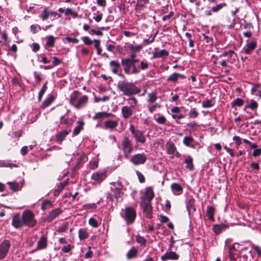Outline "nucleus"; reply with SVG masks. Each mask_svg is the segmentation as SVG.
Instances as JSON below:
<instances>
[{
  "label": "nucleus",
  "mask_w": 261,
  "mask_h": 261,
  "mask_svg": "<svg viewBox=\"0 0 261 261\" xmlns=\"http://www.w3.org/2000/svg\"><path fill=\"white\" fill-rule=\"evenodd\" d=\"M110 66L112 72L116 74L118 72L119 69L120 68V64L118 61L112 60L110 62Z\"/></svg>",
  "instance_id": "obj_28"
},
{
  "label": "nucleus",
  "mask_w": 261,
  "mask_h": 261,
  "mask_svg": "<svg viewBox=\"0 0 261 261\" xmlns=\"http://www.w3.org/2000/svg\"><path fill=\"white\" fill-rule=\"evenodd\" d=\"M47 238L44 236H41L37 242L36 249L32 251V252L33 253L37 250H42L46 248L47 245Z\"/></svg>",
  "instance_id": "obj_18"
},
{
  "label": "nucleus",
  "mask_w": 261,
  "mask_h": 261,
  "mask_svg": "<svg viewBox=\"0 0 261 261\" xmlns=\"http://www.w3.org/2000/svg\"><path fill=\"white\" fill-rule=\"evenodd\" d=\"M148 99L147 102L149 103H154L157 99L156 94L155 92H151L148 94Z\"/></svg>",
  "instance_id": "obj_42"
},
{
  "label": "nucleus",
  "mask_w": 261,
  "mask_h": 261,
  "mask_svg": "<svg viewBox=\"0 0 261 261\" xmlns=\"http://www.w3.org/2000/svg\"><path fill=\"white\" fill-rule=\"evenodd\" d=\"M89 233L84 228H80L79 230V238L80 240H83L88 238Z\"/></svg>",
  "instance_id": "obj_36"
},
{
  "label": "nucleus",
  "mask_w": 261,
  "mask_h": 261,
  "mask_svg": "<svg viewBox=\"0 0 261 261\" xmlns=\"http://www.w3.org/2000/svg\"><path fill=\"white\" fill-rule=\"evenodd\" d=\"M129 130L135 139L136 143L144 144L145 143L146 139L143 131L136 128L133 125L129 126Z\"/></svg>",
  "instance_id": "obj_3"
},
{
  "label": "nucleus",
  "mask_w": 261,
  "mask_h": 261,
  "mask_svg": "<svg viewBox=\"0 0 261 261\" xmlns=\"http://www.w3.org/2000/svg\"><path fill=\"white\" fill-rule=\"evenodd\" d=\"M62 213V211L60 208H57L53 210L49 213L47 216L45 218V221L48 222H51L57 216Z\"/></svg>",
  "instance_id": "obj_14"
},
{
  "label": "nucleus",
  "mask_w": 261,
  "mask_h": 261,
  "mask_svg": "<svg viewBox=\"0 0 261 261\" xmlns=\"http://www.w3.org/2000/svg\"><path fill=\"white\" fill-rule=\"evenodd\" d=\"M188 115L189 118H195L197 117L198 113L197 112L196 108H191L188 113Z\"/></svg>",
  "instance_id": "obj_48"
},
{
  "label": "nucleus",
  "mask_w": 261,
  "mask_h": 261,
  "mask_svg": "<svg viewBox=\"0 0 261 261\" xmlns=\"http://www.w3.org/2000/svg\"><path fill=\"white\" fill-rule=\"evenodd\" d=\"M186 207L188 212L189 215L190 216L191 214L195 212L196 208L195 206V200L192 197H190L186 201Z\"/></svg>",
  "instance_id": "obj_16"
},
{
  "label": "nucleus",
  "mask_w": 261,
  "mask_h": 261,
  "mask_svg": "<svg viewBox=\"0 0 261 261\" xmlns=\"http://www.w3.org/2000/svg\"><path fill=\"white\" fill-rule=\"evenodd\" d=\"M121 61V65L124 66L123 69L125 73L129 74L130 68L133 65V64L130 62L129 58H122Z\"/></svg>",
  "instance_id": "obj_19"
},
{
  "label": "nucleus",
  "mask_w": 261,
  "mask_h": 261,
  "mask_svg": "<svg viewBox=\"0 0 261 261\" xmlns=\"http://www.w3.org/2000/svg\"><path fill=\"white\" fill-rule=\"evenodd\" d=\"M73 248V246H72L71 244H68L67 245L64 246L61 248V251L63 253H69Z\"/></svg>",
  "instance_id": "obj_53"
},
{
  "label": "nucleus",
  "mask_w": 261,
  "mask_h": 261,
  "mask_svg": "<svg viewBox=\"0 0 261 261\" xmlns=\"http://www.w3.org/2000/svg\"><path fill=\"white\" fill-rule=\"evenodd\" d=\"M10 247L11 243L8 240H5L0 244V259L5 258L9 252Z\"/></svg>",
  "instance_id": "obj_9"
},
{
  "label": "nucleus",
  "mask_w": 261,
  "mask_h": 261,
  "mask_svg": "<svg viewBox=\"0 0 261 261\" xmlns=\"http://www.w3.org/2000/svg\"><path fill=\"white\" fill-rule=\"evenodd\" d=\"M68 226V223L66 222L63 223L61 225L59 226L57 230L59 232H64Z\"/></svg>",
  "instance_id": "obj_50"
},
{
  "label": "nucleus",
  "mask_w": 261,
  "mask_h": 261,
  "mask_svg": "<svg viewBox=\"0 0 261 261\" xmlns=\"http://www.w3.org/2000/svg\"><path fill=\"white\" fill-rule=\"evenodd\" d=\"M79 94V92L77 91H74L73 94L71 95L70 102L77 109L82 108L87 102L88 97L86 95H84L79 99L76 98Z\"/></svg>",
  "instance_id": "obj_5"
},
{
  "label": "nucleus",
  "mask_w": 261,
  "mask_h": 261,
  "mask_svg": "<svg viewBox=\"0 0 261 261\" xmlns=\"http://www.w3.org/2000/svg\"><path fill=\"white\" fill-rule=\"evenodd\" d=\"M229 258L230 261H236L238 257V253L234 252V247H229Z\"/></svg>",
  "instance_id": "obj_31"
},
{
  "label": "nucleus",
  "mask_w": 261,
  "mask_h": 261,
  "mask_svg": "<svg viewBox=\"0 0 261 261\" xmlns=\"http://www.w3.org/2000/svg\"><path fill=\"white\" fill-rule=\"evenodd\" d=\"M179 258V256L176 252L173 251H167V252L161 257L162 260L167 259L177 260Z\"/></svg>",
  "instance_id": "obj_20"
},
{
  "label": "nucleus",
  "mask_w": 261,
  "mask_h": 261,
  "mask_svg": "<svg viewBox=\"0 0 261 261\" xmlns=\"http://www.w3.org/2000/svg\"><path fill=\"white\" fill-rule=\"evenodd\" d=\"M228 226L227 225L224 223H220L218 224H215L213 226L212 230L216 234L221 233L223 231L225 230L228 228Z\"/></svg>",
  "instance_id": "obj_21"
},
{
  "label": "nucleus",
  "mask_w": 261,
  "mask_h": 261,
  "mask_svg": "<svg viewBox=\"0 0 261 261\" xmlns=\"http://www.w3.org/2000/svg\"><path fill=\"white\" fill-rule=\"evenodd\" d=\"M169 55V51L166 49H162L160 51H154L153 53V58H161L162 57H167Z\"/></svg>",
  "instance_id": "obj_27"
},
{
  "label": "nucleus",
  "mask_w": 261,
  "mask_h": 261,
  "mask_svg": "<svg viewBox=\"0 0 261 261\" xmlns=\"http://www.w3.org/2000/svg\"><path fill=\"white\" fill-rule=\"evenodd\" d=\"M114 115L112 113H109L105 112H98L95 114L93 117V119L97 120L103 118H108L110 116H113Z\"/></svg>",
  "instance_id": "obj_29"
},
{
  "label": "nucleus",
  "mask_w": 261,
  "mask_h": 261,
  "mask_svg": "<svg viewBox=\"0 0 261 261\" xmlns=\"http://www.w3.org/2000/svg\"><path fill=\"white\" fill-rule=\"evenodd\" d=\"M239 261H256L251 250L245 247L240 252Z\"/></svg>",
  "instance_id": "obj_7"
},
{
  "label": "nucleus",
  "mask_w": 261,
  "mask_h": 261,
  "mask_svg": "<svg viewBox=\"0 0 261 261\" xmlns=\"http://www.w3.org/2000/svg\"><path fill=\"white\" fill-rule=\"evenodd\" d=\"M155 121L159 124H163L166 123V119L163 115L160 116L158 118H156Z\"/></svg>",
  "instance_id": "obj_57"
},
{
  "label": "nucleus",
  "mask_w": 261,
  "mask_h": 261,
  "mask_svg": "<svg viewBox=\"0 0 261 261\" xmlns=\"http://www.w3.org/2000/svg\"><path fill=\"white\" fill-rule=\"evenodd\" d=\"M178 79V73L174 72L168 77L167 81L175 82Z\"/></svg>",
  "instance_id": "obj_51"
},
{
  "label": "nucleus",
  "mask_w": 261,
  "mask_h": 261,
  "mask_svg": "<svg viewBox=\"0 0 261 261\" xmlns=\"http://www.w3.org/2000/svg\"><path fill=\"white\" fill-rule=\"evenodd\" d=\"M8 185L9 186L11 190H13V191H16L17 190L18 187V184L17 182L15 181H9L8 182Z\"/></svg>",
  "instance_id": "obj_54"
},
{
  "label": "nucleus",
  "mask_w": 261,
  "mask_h": 261,
  "mask_svg": "<svg viewBox=\"0 0 261 261\" xmlns=\"http://www.w3.org/2000/svg\"><path fill=\"white\" fill-rule=\"evenodd\" d=\"M120 215L125 221L126 224L130 225L135 220L136 212L135 208L133 207L127 206L124 209L121 210Z\"/></svg>",
  "instance_id": "obj_2"
},
{
  "label": "nucleus",
  "mask_w": 261,
  "mask_h": 261,
  "mask_svg": "<svg viewBox=\"0 0 261 261\" xmlns=\"http://www.w3.org/2000/svg\"><path fill=\"white\" fill-rule=\"evenodd\" d=\"M83 206L86 209H96L97 207L96 204L95 203L85 204Z\"/></svg>",
  "instance_id": "obj_58"
},
{
  "label": "nucleus",
  "mask_w": 261,
  "mask_h": 261,
  "mask_svg": "<svg viewBox=\"0 0 261 261\" xmlns=\"http://www.w3.org/2000/svg\"><path fill=\"white\" fill-rule=\"evenodd\" d=\"M67 185L66 181H63L61 183H60L56 189V191L58 192H60L61 191L63 190V189L65 188V187Z\"/></svg>",
  "instance_id": "obj_63"
},
{
  "label": "nucleus",
  "mask_w": 261,
  "mask_h": 261,
  "mask_svg": "<svg viewBox=\"0 0 261 261\" xmlns=\"http://www.w3.org/2000/svg\"><path fill=\"white\" fill-rule=\"evenodd\" d=\"M117 121L107 120L104 122V125L106 128L112 129L118 125Z\"/></svg>",
  "instance_id": "obj_32"
},
{
  "label": "nucleus",
  "mask_w": 261,
  "mask_h": 261,
  "mask_svg": "<svg viewBox=\"0 0 261 261\" xmlns=\"http://www.w3.org/2000/svg\"><path fill=\"white\" fill-rule=\"evenodd\" d=\"M193 142L194 139L191 136H186L183 140V143L185 145L194 148L195 147L194 145L191 144Z\"/></svg>",
  "instance_id": "obj_35"
},
{
  "label": "nucleus",
  "mask_w": 261,
  "mask_h": 261,
  "mask_svg": "<svg viewBox=\"0 0 261 261\" xmlns=\"http://www.w3.org/2000/svg\"><path fill=\"white\" fill-rule=\"evenodd\" d=\"M214 104L211 99H206L202 103V107L203 108H208L213 107Z\"/></svg>",
  "instance_id": "obj_47"
},
{
  "label": "nucleus",
  "mask_w": 261,
  "mask_h": 261,
  "mask_svg": "<svg viewBox=\"0 0 261 261\" xmlns=\"http://www.w3.org/2000/svg\"><path fill=\"white\" fill-rule=\"evenodd\" d=\"M69 133V132L67 130H63L57 133L56 135V142L58 144H61Z\"/></svg>",
  "instance_id": "obj_22"
},
{
  "label": "nucleus",
  "mask_w": 261,
  "mask_h": 261,
  "mask_svg": "<svg viewBox=\"0 0 261 261\" xmlns=\"http://www.w3.org/2000/svg\"><path fill=\"white\" fill-rule=\"evenodd\" d=\"M147 160V156L144 153L134 154L130 159V162L134 165L144 164Z\"/></svg>",
  "instance_id": "obj_8"
},
{
  "label": "nucleus",
  "mask_w": 261,
  "mask_h": 261,
  "mask_svg": "<svg viewBox=\"0 0 261 261\" xmlns=\"http://www.w3.org/2000/svg\"><path fill=\"white\" fill-rule=\"evenodd\" d=\"M54 96L53 95H49L43 101V102L42 104L41 107L43 109L47 107L54 101Z\"/></svg>",
  "instance_id": "obj_38"
},
{
  "label": "nucleus",
  "mask_w": 261,
  "mask_h": 261,
  "mask_svg": "<svg viewBox=\"0 0 261 261\" xmlns=\"http://www.w3.org/2000/svg\"><path fill=\"white\" fill-rule=\"evenodd\" d=\"M252 248L257 253L258 257H261V248L259 246L253 245Z\"/></svg>",
  "instance_id": "obj_62"
},
{
  "label": "nucleus",
  "mask_w": 261,
  "mask_h": 261,
  "mask_svg": "<svg viewBox=\"0 0 261 261\" xmlns=\"http://www.w3.org/2000/svg\"><path fill=\"white\" fill-rule=\"evenodd\" d=\"M107 170H100L92 174L91 179L96 183H100L107 177Z\"/></svg>",
  "instance_id": "obj_11"
},
{
  "label": "nucleus",
  "mask_w": 261,
  "mask_h": 261,
  "mask_svg": "<svg viewBox=\"0 0 261 261\" xmlns=\"http://www.w3.org/2000/svg\"><path fill=\"white\" fill-rule=\"evenodd\" d=\"M193 159L190 155H188L184 160V163L186 164V167L190 171L194 169V165L193 163Z\"/></svg>",
  "instance_id": "obj_30"
},
{
  "label": "nucleus",
  "mask_w": 261,
  "mask_h": 261,
  "mask_svg": "<svg viewBox=\"0 0 261 261\" xmlns=\"http://www.w3.org/2000/svg\"><path fill=\"white\" fill-rule=\"evenodd\" d=\"M261 88V84H254L251 89V94H255L256 92H257L259 89Z\"/></svg>",
  "instance_id": "obj_55"
},
{
  "label": "nucleus",
  "mask_w": 261,
  "mask_h": 261,
  "mask_svg": "<svg viewBox=\"0 0 261 261\" xmlns=\"http://www.w3.org/2000/svg\"><path fill=\"white\" fill-rule=\"evenodd\" d=\"M129 49L132 51H138L141 49L142 46L141 45L134 46L133 45H129Z\"/></svg>",
  "instance_id": "obj_64"
},
{
  "label": "nucleus",
  "mask_w": 261,
  "mask_h": 261,
  "mask_svg": "<svg viewBox=\"0 0 261 261\" xmlns=\"http://www.w3.org/2000/svg\"><path fill=\"white\" fill-rule=\"evenodd\" d=\"M121 145L124 156L125 159H128L133 151V145L128 137H125L123 139Z\"/></svg>",
  "instance_id": "obj_6"
},
{
  "label": "nucleus",
  "mask_w": 261,
  "mask_h": 261,
  "mask_svg": "<svg viewBox=\"0 0 261 261\" xmlns=\"http://www.w3.org/2000/svg\"><path fill=\"white\" fill-rule=\"evenodd\" d=\"M161 106L159 103H155L151 106H148V109L150 113H152L157 108H159Z\"/></svg>",
  "instance_id": "obj_52"
},
{
  "label": "nucleus",
  "mask_w": 261,
  "mask_h": 261,
  "mask_svg": "<svg viewBox=\"0 0 261 261\" xmlns=\"http://www.w3.org/2000/svg\"><path fill=\"white\" fill-rule=\"evenodd\" d=\"M82 40L85 44L88 45H91L93 42V41H92L88 36H84L82 37Z\"/></svg>",
  "instance_id": "obj_59"
},
{
  "label": "nucleus",
  "mask_w": 261,
  "mask_h": 261,
  "mask_svg": "<svg viewBox=\"0 0 261 261\" xmlns=\"http://www.w3.org/2000/svg\"><path fill=\"white\" fill-rule=\"evenodd\" d=\"M53 205L50 201L46 200L42 202L41 204V209L43 211H45L52 207Z\"/></svg>",
  "instance_id": "obj_43"
},
{
  "label": "nucleus",
  "mask_w": 261,
  "mask_h": 261,
  "mask_svg": "<svg viewBox=\"0 0 261 261\" xmlns=\"http://www.w3.org/2000/svg\"><path fill=\"white\" fill-rule=\"evenodd\" d=\"M234 54V52L232 50H229L227 51H224L223 53L222 54H221L220 57H226L227 56H229V58H231L232 57V54Z\"/></svg>",
  "instance_id": "obj_60"
},
{
  "label": "nucleus",
  "mask_w": 261,
  "mask_h": 261,
  "mask_svg": "<svg viewBox=\"0 0 261 261\" xmlns=\"http://www.w3.org/2000/svg\"><path fill=\"white\" fill-rule=\"evenodd\" d=\"M258 106V103L255 100L252 99L250 100V102L249 103L244 106L243 110L246 111L247 109H250L252 111H255L257 109Z\"/></svg>",
  "instance_id": "obj_26"
},
{
  "label": "nucleus",
  "mask_w": 261,
  "mask_h": 261,
  "mask_svg": "<svg viewBox=\"0 0 261 261\" xmlns=\"http://www.w3.org/2000/svg\"><path fill=\"white\" fill-rule=\"evenodd\" d=\"M84 122L83 120H79L77 122V125L74 128L72 133L73 136L78 135L84 128Z\"/></svg>",
  "instance_id": "obj_24"
},
{
  "label": "nucleus",
  "mask_w": 261,
  "mask_h": 261,
  "mask_svg": "<svg viewBox=\"0 0 261 261\" xmlns=\"http://www.w3.org/2000/svg\"><path fill=\"white\" fill-rule=\"evenodd\" d=\"M49 11H48L47 9V8H45L43 9V10L41 12L39 15V17L42 20H45L48 19L49 17Z\"/></svg>",
  "instance_id": "obj_41"
},
{
  "label": "nucleus",
  "mask_w": 261,
  "mask_h": 261,
  "mask_svg": "<svg viewBox=\"0 0 261 261\" xmlns=\"http://www.w3.org/2000/svg\"><path fill=\"white\" fill-rule=\"evenodd\" d=\"M47 82H46L43 85L41 89L40 90V91H39V93H38V101H41V98L43 95V94H44V93L45 92L46 90V89H47Z\"/></svg>",
  "instance_id": "obj_44"
},
{
  "label": "nucleus",
  "mask_w": 261,
  "mask_h": 261,
  "mask_svg": "<svg viewBox=\"0 0 261 261\" xmlns=\"http://www.w3.org/2000/svg\"><path fill=\"white\" fill-rule=\"evenodd\" d=\"M137 252L138 250L136 248L134 247H132L126 254L127 259H132L135 257L137 255Z\"/></svg>",
  "instance_id": "obj_37"
},
{
  "label": "nucleus",
  "mask_w": 261,
  "mask_h": 261,
  "mask_svg": "<svg viewBox=\"0 0 261 261\" xmlns=\"http://www.w3.org/2000/svg\"><path fill=\"white\" fill-rule=\"evenodd\" d=\"M12 225L16 228H19L24 226L22 217L19 214L14 215L12 218Z\"/></svg>",
  "instance_id": "obj_15"
},
{
  "label": "nucleus",
  "mask_w": 261,
  "mask_h": 261,
  "mask_svg": "<svg viewBox=\"0 0 261 261\" xmlns=\"http://www.w3.org/2000/svg\"><path fill=\"white\" fill-rule=\"evenodd\" d=\"M171 189L175 195H180L183 190V188L179 184L176 182L171 184Z\"/></svg>",
  "instance_id": "obj_23"
},
{
  "label": "nucleus",
  "mask_w": 261,
  "mask_h": 261,
  "mask_svg": "<svg viewBox=\"0 0 261 261\" xmlns=\"http://www.w3.org/2000/svg\"><path fill=\"white\" fill-rule=\"evenodd\" d=\"M111 191L113 192V195L115 198L116 199L117 201H118L122 194L121 189L118 187L111 188Z\"/></svg>",
  "instance_id": "obj_34"
},
{
  "label": "nucleus",
  "mask_w": 261,
  "mask_h": 261,
  "mask_svg": "<svg viewBox=\"0 0 261 261\" xmlns=\"http://www.w3.org/2000/svg\"><path fill=\"white\" fill-rule=\"evenodd\" d=\"M136 173L138 176L139 181L141 183L144 182L145 181V178H144V175L140 171H139L138 170L136 171Z\"/></svg>",
  "instance_id": "obj_61"
},
{
  "label": "nucleus",
  "mask_w": 261,
  "mask_h": 261,
  "mask_svg": "<svg viewBox=\"0 0 261 261\" xmlns=\"http://www.w3.org/2000/svg\"><path fill=\"white\" fill-rule=\"evenodd\" d=\"M55 42V37L53 36L50 35L47 38V41L46 42V45L48 47H53L54 46Z\"/></svg>",
  "instance_id": "obj_45"
},
{
  "label": "nucleus",
  "mask_w": 261,
  "mask_h": 261,
  "mask_svg": "<svg viewBox=\"0 0 261 261\" xmlns=\"http://www.w3.org/2000/svg\"><path fill=\"white\" fill-rule=\"evenodd\" d=\"M136 241L141 246H145L146 245V240L143 237L139 235L137 236L136 237Z\"/></svg>",
  "instance_id": "obj_49"
},
{
  "label": "nucleus",
  "mask_w": 261,
  "mask_h": 261,
  "mask_svg": "<svg viewBox=\"0 0 261 261\" xmlns=\"http://www.w3.org/2000/svg\"><path fill=\"white\" fill-rule=\"evenodd\" d=\"M133 109L127 106H123L121 108V114L125 119L130 117L134 113Z\"/></svg>",
  "instance_id": "obj_17"
},
{
  "label": "nucleus",
  "mask_w": 261,
  "mask_h": 261,
  "mask_svg": "<svg viewBox=\"0 0 261 261\" xmlns=\"http://www.w3.org/2000/svg\"><path fill=\"white\" fill-rule=\"evenodd\" d=\"M24 225L30 227H34L37 223L34 214L30 210H25L22 214Z\"/></svg>",
  "instance_id": "obj_4"
},
{
  "label": "nucleus",
  "mask_w": 261,
  "mask_h": 261,
  "mask_svg": "<svg viewBox=\"0 0 261 261\" xmlns=\"http://www.w3.org/2000/svg\"><path fill=\"white\" fill-rule=\"evenodd\" d=\"M243 104L244 100L240 98H237L231 102V106L232 108H233L236 106L241 107L243 105Z\"/></svg>",
  "instance_id": "obj_40"
},
{
  "label": "nucleus",
  "mask_w": 261,
  "mask_h": 261,
  "mask_svg": "<svg viewBox=\"0 0 261 261\" xmlns=\"http://www.w3.org/2000/svg\"><path fill=\"white\" fill-rule=\"evenodd\" d=\"M89 224L93 227L96 228L98 226V222L93 218H90L89 220Z\"/></svg>",
  "instance_id": "obj_56"
},
{
  "label": "nucleus",
  "mask_w": 261,
  "mask_h": 261,
  "mask_svg": "<svg viewBox=\"0 0 261 261\" xmlns=\"http://www.w3.org/2000/svg\"><path fill=\"white\" fill-rule=\"evenodd\" d=\"M257 47V42L255 41H247L245 45L241 51V54L250 55Z\"/></svg>",
  "instance_id": "obj_10"
},
{
  "label": "nucleus",
  "mask_w": 261,
  "mask_h": 261,
  "mask_svg": "<svg viewBox=\"0 0 261 261\" xmlns=\"http://www.w3.org/2000/svg\"><path fill=\"white\" fill-rule=\"evenodd\" d=\"M127 101H128V103L129 105V107L134 109L138 103L137 99L133 96H130L128 99Z\"/></svg>",
  "instance_id": "obj_39"
},
{
  "label": "nucleus",
  "mask_w": 261,
  "mask_h": 261,
  "mask_svg": "<svg viewBox=\"0 0 261 261\" xmlns=\"http://www.w3.org/2000/svg\"><path fill=\"white\" fill-rule=\"evenodd\" d=\"M166 145L167 153L173 156L176 149L175 145L172 142L169 141L166 143Z\"/></svg>",
  "instance_id": "obj_25"
},
{
  "label": "nucleus",
  "mask_w": 261,
  "mask_h": 261,
  "mask_svg": "<svg viewBox=\"0 0 261 261\" xmlns=\"http://www.w3.org/2000/svg\"><path fill=\"white\" fill-rule=\"evenodd\" d=\"M154 197V193L153 189L151 187H147L145 189V191L142 193V195L141 196V202H150V201Z\"/></svg>",
  "instance_id": "obj_12"
},
{
  "label": "nucleus",
  "mask_w": 261,
  "mask_h": 261,
  "mask_svg": "<svg viewBox=\"0 0 261 261\" xmlns=\"http://www.w3.org/2000/svg\"><path fill=\"white\" fill-rule=\"evenodd\" d=\"M215 208L212 206H208L206 208V215L208 217V219L214 221V215L215 213Z\"/></svg>",
  "instance_id": "obj_33"
},
{
  "label": "nucleus",
  "mask_w": 261,
  "mask_h": 261,
  "mask_svg": "<svg viewBox=\"0 0 261 261\" xmlns=\"http://www.w3.org/2000/svg\"><path fill=\"white\" fill-rule=\"evenodd\" d=\"M117 88L124 95L130 96L141 92V89L135 83L126 81H119L117 83Z\"/></svg>",
  "instance_id": "obj_1"
},
{
  "label": "nucleus",
  "mask_w": 261,
  "mask_h": 261,
  "mask_svg": "<svg viewBox=\"0 0 261 261\" xmlns=\"http://www.w3.org/2000/svg\"><path fill=\"white\" fill-rule=\"evenodd\" d=\"M226 4L225 3H221L218 5H216L215 6H214L212 8V11L213 12H217L219 11L220 10H221L222 8L226 6Z\"/></svg>",
  "instance_id": "obj_46"
},
{
  "label": "nucleus",
  "mask_w": 261,
  "mask_h": 261,
  "mask_svg": "<svg viewBox=\"0 0 261 261\" xmlns=\"http://www.w3.org/2000/svg\"><path fill=\"white\" fill-rule=\"evenodd\" d=\"M141 206L144 215L147 218H151L152 217V211L150 202H148L147 201L141 202Z\"/></svg>",
  "instance_id": "obj_13"
}]
</instances>
